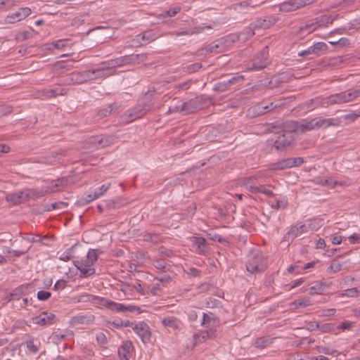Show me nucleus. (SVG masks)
<instances>
[{"instance_id":"obj_59","label":"nucleus","mask_w":360,"mask_h":360,"mask_svg":"<svg viewBox=\"0 0 360 360\" xmlns=\"http://www.w3.org/2000/svg\"><path fill=\"white\" fill-rule=\"evenodd\" d=\"M353 326V323L349 321L342 322L336 328L342 330H349Z\"/></svg>"},{"instance_id":"obj_52","label":"nucleus","mask_w":360,"mask_h":360,"mask_svg":"<svg viewBox=\"0 0 360 360\" xmlns=\"http://www.w3.org/2000/svg\"><path fill=\"white\" fill-rule=\"evenodd\" d=\"M32 31H24L18 33L16 37V39L20 41H23L32 38Z\"/></svg>"},{"instance_id":"obj_19","label":"nucleus","mask_w":360,"mask_h":360,"mask_svg":"<svg viewBox=\"0 0 360 360\" xmlns=\"http://www.w3.org/2000/svg\"><path fill=\"white\" fill-rule=\"evenodd\" d=\"M134 351V346L131 341H125L118 349V355L121 360H129Z\"/></svg>"},{"instance_id":"obj_17","label":"nucleus","mask_w":360,"mask_h":360,"mask_svg":"<svg viewBox=\"0 0 360 360\" xmlns=\"http://www.w3.org/2000/svg\"><path fill=\"white\" fill-rule=\"evenodd\" d=\"M33 323L41 326H46L53 324L56 321L55 314L49 312H42L40 315L32 319Z\"/></svg>"},{"instance_id":"obj_35","label":"nucleus","mask_w":360,"mask_h":360,"mask_svg":"<svg viewBox=\"0 0 360 360\" xmlns=\"http://www.w3.org/2000/svg\"><path fill=\"white\" fill-rule=\"evenodd\" d=\"M25 192L27 200L29 198L37 199L46 195V191L44 188L40 189H28L25 190Z\"/></svg>"},{"instance_id":"obj_13","label":"nucleus","mask_w":360,"mask_h":360,"mask_svg":"<svg viewBox=\"0 0 360 360\" xmlns=\"http://www.w3.org/2000/svg\"><path fill=\"white\" fill-rule=\"evenodd\" d=\"M277 21V18L274 16H266L264 18H257L253 21L248 30L251 31L250 35L255 34V30L256 29H267L274 25Z\"/></svg>"},{"instance_id":"obj_16","label":"nucleus","mask_w":360,"mask_h":360,"mask_svg":"<svg viewBox=\"0 0 360 360\" xmlns=\"http://www.w3.org/2000/svg\"><path fill=\"white\" fill-rule=\"evenodd\" d=\"M133 330L140 337L144 344L150 342L151 333L146 323L143 321L136 323L133 326Z\"/></svg>"},{"instance_id":"obj_9","label":"nucleus","mask_w":360,"mask_h":360,"mask_svg":"<svg viewBox=\"0 0 360 360\" xmlns=\"http://www.w3.org/2000/svg\"><path fill=\"white\" fill-rule=\"evenodd\" d=\"M86 71L89 73V80L108 77L115 72V70L111 68L108 61L102 63L99 67L95 69L87 70Z\"/></svg>"},{"instance_id":"obj_23","label":"nucleus","mask_w":360,"mask_h":360,"mask_svg":"<svg viewBox=\"0 0 360 360\" xmlns=\"http://www.w3.org/2000/svg\"><path fill=\"white\" fill-rule=\"evenodd\" d=\"M295 32L297 34H309L316 30L313 19H309L299 27H295Z\"/></svg>"},{"instance_id":"obj_54","label":"nucleus","mask_w":360,"mask_h":360,"mask_svg":"<svg viewBox=\"0 0 360 360\" xmlns=\"http://www.w3.org/2000/svg\"><path fill=\"white\" fill-rule=\"evenodd\" d=\"M202 68V64L200 63H193L186 67V72L188 73H193L197 72Z\"/></svg>"},{"instance_id":"obj_11","label":"nucleus","mask_w":360,"mask_h":360,"mask_svg":"<svg viewBox=\"0 0 360 360\" xmlns=\"http://www.w3.org/2000/svg\"><path fill=\"white\" fill-rule=\"evenodd\" d=\"M311 221H308L304 224L297 223L295 226H292L285 234L283 239L285 241H292L300 235L307 233L310 229H311Z\"/></svg>"},{"instance_id":"obj_46","label":"nucleus","mask_w":360,"mask_h":360,"mask_svg":"<svg viewBox=\"0 0 360 360\" xmlns=\"http://www.w3.org/2000/svg\"><path fill=\"white\" fill-rule=\"evenodd\" d=\"M143 240L145 241H149L153 243H158L160 241V236L158 233H146L143 236Z\"/></svg>"},{"instance_id":"obj_56","label":"nucleus","mask_w":360,"mask_h":360,"mask_svg":"<svg viewBox=\"0 0 360 360\" xmlns=\"http://www.w3.org/2000/svg\"><path fill=\"white\" fill-rule=\"evenodd\" d=\"M25 344L28 350H30L32 353H37L39 351V347L37 345L34 344L33 340H27Z\"/></svg>"},{"instance_id":"obj_12","label":"nucleus","mask_w":360,"mask_h":360,"mask_svg":"<svg viewBox=\"0 0 360 360\" xmlns=\"http://www.w3.org/2000/svg\"><path fill=\"white\" fill-rule=\"evenodd\" d=\"M316 0H288L279 5V11L292 12L314 3Z\"/></svg>"},{"instance_id":"obj_2","label":"nucleus","mask_w":360,"mask_h":360,"mask_svg":"<svg viewBox=\"0 0 360 360\" xmlns=\"http://www.w3.org/2000/svg\"><path fill=\"white\" fill-rule=\"evenodd\" d=\"M266 263V258L262 251L253 249L247 256L246 269L252 274H262L267 268Z\"/></svg>"},{"instance_id":"obj_43","label":"nucleus","mask_w":360,"mask_h":360,"mask_svg":"<svg viewBox=\"0 0 360 360\" xmlns=\"http://www.w3.org/2000/svg\"><path fill=\"white\" fill-rule=\"evenodd\" d=\"M68 206V202H56L47 205V207L45 209L46 211L50 212L54 210H63L66 208Z\"/></svg>"},{"instance_id":"obj_3","label":"nucleus","mask_w":360,"mask_h":360,"mask_svg":"<svg viewBox=\"0 0 360 360\" xmlns=\"http://www.w3.org/2000/svg\"><path fill=\"white\" fill-rule=\"evenodd\" d=\"M360 96V87L356 89H349L338 94H332L321 99V105L326 108L332 105H340L354 101Z\"/></svg>"},{"instance_id":"obj_22","label":"nucleus","mask_w":360,"mask_h":360,"mask_svg":"<svg viewBox=\"0 0 360 360\" xmlns=\"http://www.w3.org/2000/svg\"><path fill=\"white\" fill-rule=\"evenodd\" d=\"M158 38V35L157 33L154 32L153 30H148L136 35L133 39V41L136 44H141L142 41L151 42Z\"/></svg>"},{"instance_id":"obj_36","label":"nucleus","mask_w":360,"mask_h":360,"mask_svg":"<svg viewBox=\"0 0 360 360\" xmlns=\"http://www.w3.org/2000/svg\"><path fill=\"white\" fill-rule=\"evenodd\" d=\"M30 285H21L17 288L13 292L10 294L9 300H18L22 295L27 293Z\"/></svg>"},{"instance_id":"obj_51","label":"nucleus","mask_w":360,"mask_h":360,"mask_svg":"<svg viewBox=\"0 0 360 360\" xmlns=\"http://www.w3.org/2000/svg\"><path fill=\"white\" fill-rule=\"evenodd\" d=\"M319 352H322L327 355H334V356H338L342 354V352H339L335 349H330L328 347H319Z\"/></svg>"},{"instance_id":"obj_6","label":"nucleus","mask_w":360,"mask_h":360,"mask_svg":"<svg viewBox=\"0 0 360 360\" xmlns=\"http://www.w3.org/2000/svg\"><path fill=\"white\" fill-rule=\"evenodd\" d=\"M337 120L333 118H320L316 117L311 119L310 120H304L298 124L297 122H295L297 126V130H301L302 132H304L307 131H311L316 129L319 128H326L330 126L335 125Z\"/></svg>"},{"instance_id":"obj_25","label":"nucleus","mask_w":360,"mask_h":360,"mask_svg":"<svg viewBox=\"0 0 360 360\" xmlns=\"http://www.w3.org/2000/svg\"><path fill=\"white\" fill-rule=\"evenodd\" d=\"M315 27L317 29L327 26L328 24L333 23L335 18L331 15H323L314 18H312Z\"/></svg>"},{"instance_id":"obj_14","label":"nucleus","mask_w":360,"mask_h":360,"mask_svg":"<svg viewBox=\"0 0 360 360\" xmlns=\"http://www.w3.org/2000/svg\"><path fill=\"white\" fill-rule=\"evenodd\" d=\"M207 103L208 101L202 97H196L184 102L182 109L184 110V113L189 114L204 108Z\"/></svg>"},{"instance_id":"obj_10","label":"nucleus","mask_w":360,"mask_h":360,"mask_svg":"<svg viewBox=\"0 0 360 360\" xmlns=\"http://www.w3.org/2000/svg\"><path fill=\"white\" fill-rule=\"evenodd\" d=\"M304 162L302 158H288L269 165L270 170H283L292 167L300 166Z\"/></svg>"},{"instance_id":"obj_50","label":"nucleus","mask_w":360,"mask_h":360,"mask_svg":"<svg viewBox=\"0 0 360 360\" xmlns=\"http://www.w3.org/2000/svg\"><path fill=\"white\" fill-rule=\"evenodd\" d=\"M214 321L215 320L213 317L206 313H203L202 321L201 323L202 326L209 328L212 325V323H214Z\"/></svg>"},{"instance_id":"obj_62","label":"nucleus","mask_w":360,"mask_h":360,"mask_svg":"<svg viewBox=\"0 0 360 360\" xmlns=\"http://www.w3.org/2000/svg\"><path fill=\"white\" fill-rule=\"evenodd\" d=\"M159 252L162 256L171 257L173 255V252L170 249H167L163 246L159 248Z\"/></svg>"},{"instance_id":"obj_28","label":"nucleus","mask_w":360,"mask_h":360,"mask_svg":"<svg viewBox=\"0 0 360 360\" xmlns=\"http://www.w3.org/2000/svg\"><path fill=\"white\" fill-rule=\"evenodd\" d=\"M214 330H204L200 333H195L193 335V345L195 346L198 343L205 342L208 338H210L214 335Z\"/></svg>"},{"instance_id":"obj_8","label":"nucleus","mask_w":360,"mask_h":360,"mask_svg":"<svg viewBox=\"0 0 360 360\" xmlns=\"http://www.w3.org/2000/svg\"><path fill=\"white\" fill-rule=\"evenodd\" d=\"M269 50L268 47H264L246 65V68L249 70H259L266 67L268 65Z\"/></svg>"},{"instance_id":"obj_4","label":"nucleus","mask_w":360,"mask_h":360,"mask_svg":"<svg viewBox=\"0 0 360 360\" xmlns=\"http://www.w3.org/2000/svg\"><path fill=\"white\" fill-rule=\"evenodd\" d=\"M95 307H107L112 311L116 312H134L137 311L139 313L141 312V309L139 307L134 305H126L122 303L115 302L114 301L107 300L105 297H98L94 295V298L91 302Z\"/></svg>"},{"instance_id":"obj_57","label":"nucleus","mask_w":360,"mask_h":360,"mask_svg":"<svg viewBox=\"0 0 360 360\" xmlns=\"http://www.w3.org/2000/svg\"><path fill=\"white\" fill-rule=\"evenodd\" d=\"M107 326L109 328H122V320L120 319H115L112 321H108Z\"/></svg>"},{"instance_id":"obj_53","label":"nucleus","mask_w":360,"mask_h":360,"mask_svg":"<svg viewBox=\"0 0 360 360\" xmlns=\"http://www.w3.org/2000/svg\"><path fill=\"white\" fill-rule=\"evenodd\" d=\"M86 258H88L89 261H90L89 263L94 264L98 259V254L96 250H89L87 253Z\"/></svg>"},{"instance_id":"obj_61","label":"nucleus","mask_w":360,"mask_h":360,"mask_svg":"<svg viewBox=\"0 0 360 360\" xmlns=\"http://www.w3.org/2000/svg\"><path fill=\"white\" fill-rule=\"evenodd\" d=\"M357 294H358V290L356 288L347 289L342 293L343 295L347 296V297H356V296H357Z\"/></svg>"},{"instance_id":"obj_31","label":"nucleus","mask_w":360,"mask_h":360,"mask_svg":"<svg viewBox=\"0 0 360 360\" xmlns=\"http://www.w3.org/2000/svg\"><path fill=\"white\" fill-rule=\"evenodd\" d=\"M25 193V191L11 193L6 197V199L8 201H11L13 204H20L27 200Z\"/></svg>"},{"instance_id":"obj_41","label":"nucleus","mask_w":360,"mask_h":360,"mask_svg":"<svg viewBox=\"0 0 360 360\" xmlns=\"http://www.w3.org/2000/svg\"><path fill=\"white\" fill-rule=\"evenodd\" d=\"M181 8L180 6H176L160 13L158 15V17L161 18H165L167 17H173L175 16L177 13H179L181 11Z\"/></svg>"},{"instance_id":"obj_15","label":"nucleus","mask_w":360,"mask_h":360,"mask_svg":"<svg viewBox=\"0 0 360 360\" xmlns=\"http://www.w3.org/2000/svg\"><path fill=\"white\" fill-rule=\"evenodd\" d=\"M87 71L83 72H73L70 74L67 75L64 79L63 82L67 85H75L79 84H83L87 81H89V77H88Z\"/></svg>"},{"instance_id":"obj_24","label":"nucleus","mask_w":360,"mask_h":360,"mask_svg":"<svg viewBox=\"0 0 360 360\" xmlns=\"http://www.w3.org/2000/svg\"><path fill=\"white\" fill-rule=\"evenodd\" d=\"M243 80H244V76L236 75V76L232 77L231 78L229 79L226 81L219 82L217 84V87L218 89L221 90V91H225L231 85L235 84L238 82H241Z\"/></svg>"},{"instance_id":"obj_55","label":"nucleus","mask_w":360,"mask_h":360,"mask_svg":"<svg viewBox=\"0 0 360 360\" xmlns=\"http://www.w3.org/2000/svg\"><path fill=\"white\" fill-rule=\"evenodd\" d=\"M93 298H94L93 295L84 293V294H82L77 297V302H92Z\"/></svg>"},{"instance_id":"obj_48","label":"nucleus","mask_w":360,"mask_h":360,"mask_svg":"<svg viewBox=\"0 0 360 360\" xmlns=\"http://www.w3.org/2000/svg\"><path fill=\"white\" fill-rule=\"evenodd\" d=\"M311 304V300L309 297H305L302 300H295L292 302L291 305L294 306L295 308H297L298 307H305L309 306Z\"/></svg>"},{"instance_id":"obj_20","label":"nucleus","mask_w":360,"mask_h":360,"mask_svg":"<svg viewBox=\"0 0 360 360\" xmlns=\"http://www.w3.org/2000/svg\"><path fill=\"white\" fill-rule=\"evenodd\" d=\"M95 321V316L93 314L77 315L71 318L70 323L72 326L79 324H91Z\"/></svg>"},{"instance_id":"obj_42","label":"nucleus","mask_w":360,"mask_h":360,"mask_svg":"<svg viewBox=\"0 0 360 360\" xmlns=\"http://www.w3.org/2000/svg\"><path fill=\"white\" fill-rule=\"evenodd\" d=\"M173 101H176V103L173 104L169 106L167 113L170 114V113L176 112H184V110L182 109L183 108V103H181L180 101L177 98H174Z\"/></svg>"},{"instance_id":"obj_44","label":"nucleus","mask_w":360,"mask_h":360,"mask_svg":"<svg viewBox=\"0 0 360 360\" xmlns=\"http://www.w3.org/2000/svg\"><path fill=\"white\" fill-rule=\"evenodd\" d=\"M81 273V276L88 277L95 274V269L91 267L76 265Z\"/></svg>"},{"instance_id":"obj_33","label":"nucleus","mask_w":360,"mask_h":360,"mask_svg":"<svg viewBox=\"0 0 360 360\" xmlns=\"http://www.w3.org/2000/svg\"><path fill=\"white\" fill-rule=\"evenodd\" d=\"M68 41V39H58L51 43L45 44L44 47L46 50H53L54 49H63L67 46Z\"/></svg>"},{"instance_id":"obj_49","label":"nucleus","mask_w":360,"mask_h":360,"mask_svg":"<svg viewBox=\"0 0 360 360\" xmlns=\"http://www.w3.org/2000/svg\"><path fill=\"white\" fill-rule=\"evenodd\" d=\"M342 269L341 263L336 259H333L331 262L330 265L328 268V271L329 272H338L340 271Z\"/></svg>"},{"instance_id":"obj_47","label":"nucleus","mask_w":360,"mask_h":360,"mask_svg":"<svg viewBox=\"0 0 360 360\" xmlns=\"http://www.w3.org/2000/svg\"><path fill=\"white\" fill-rule=\"evenodd\" d=\"M96 197L94 196L93 192H90L88 194H84V195L77 201V204L79 205H84L87 203L91 202V201L96 200Z\"/></svg>"},{"instance_id":"obj_38","label":"nucleus","mask_w":360,"mask_h":360,"mask_svg":"<svg viewBox=\"0 0 360 360\" xmlns=\"http://www.w3.org/2000/svg\"><path fill=\"white\" fill-rule=\"evenodd\" d=\"M313 54H315L317 56H319L322 54V53H324L328 49V46L326 43L319 41L315 43L313 46Z\"/></svg>"},{"instance_id":"obj_40","label":"nucleus","mask_w":360,"mask_h":360,"mask_svg":"<svg viewBox=\"0 0 360 360\" xmlns=\"http://www.w3.org/2000/svg\"><path fill=\"white\" fill-rule=\"evenodd\" d=\"M316 323V328H319L323 333L333 332L335 330V326L332 323H326L319 325L318 323Z\"/></svg>"},{"instance_id":"obj_45","label":"nucleus","mask_w":360,"mask_h":360,"mask_svg":"<svg viewBox=\"0 0 360 360\" xmlns=\"http://www.w3.org/2000/svg\"><path fill=\"white\" fill-rule=\"evenodd\" d=\"M46 94L47 97H56L58 95H65L66 94V90L63 88L51 89L47 90Z\"/></svg>"},{"instance_id":"obj_18","label":"nucleus","mask_w":360,"mask_h":360,"mask_svg":"<svg viewBox=\"0 0 360 360\" xmlns=\"http://www.w3.org/2000/svg\"><path fill=\"white\" fill-rule=\"evenodd\" d=\"M31 13V9L28 7L20 8L15 13L9 15L6 18L8 23H14L27 18Z\"/></svg>"},{"instance_id":"obj_21","label":"nucleus","mask_w":360,"mask_h":360,"mask_svg":"<svg viewBox=\"0 0 360 360\" xmlns=\"http://www.w3.org/2000/svg\"><path fill=\"white\" fill-rule=\"evenodd\" d=\"M162 324L163 326L171 328L173 330H179L182 323L179 319L173 316H168L162 319Z\"/></svg>"},{"instance_id":"obj_30","label":"nucleus","mask_w":360,"mask_h":360,"mask_svg":"<svg viewBox=\"0 0 360 360\" xmlns=\"http://www.w3.org/2000/svg\"><path fill=\"white\" fill-rule=\"evenodd\" d=\"M118 108L115 103L109 105L108 107L101 109L95 116V120L98 121L104 117H108Z\"/></svg>"},{"instance_id":"obj_58","label":"nucleus","mask_w":360,"mask_h":360,"mask_svg":"<svg viewBox=\"0 0 360 360\" xmlns=\"http://www.w3.org/2000/svg\"><path fill=\"white\" fill-rule=\"evenodd\" d=\"M51 296V293L48 291L40 290L37 292V298L41 301L49 300Z\"/></svg>"},{"instance_id":"obj_34","label":"nucleus","mask_w":360,"mask_h":360,"mask_svg":"<svg viewBox=\"0 0 360 360\" xmlns=\"http://www.w3.org/2000/svg\"><path fill=\"white\" fill-rule=\"evenodd\" d=\"M273 343V338L269 337H260L255 340L254 345L259 349H264Z\"/></svg>"},{"instance_id":"obj_27","label":"nucleus","mask_w":360,"mask_h":360,"mask_svg":"<svg viewBox=\"0 0 360 360\" xmlns=\"http://www.w3.org/2000/svg\"><path fill=\"white\" fill-rule=\"evenodd\" d=\"M67 181L64 179H57L56 181H52L50 182L49 186L44 188L46 191V193H55L60 190V188L66 185Z\"/></svg>"},{"instance_id":"obj_60","label":"nucleus","mask_w":360,"mask_h":360,"mask_svg":"<svg viewBox=\"0 0 360 360\" xmlns=\"http://www.w3.org/2000/svg\"><path fill=\"white\" fill-rule=\"evenodd\" d=\"M245 187L248 189V191L252 193H259V187L255 186L252 183H244Z\"/></svg>"},{"instance_id":"obj_5","label":"nucleus","mask_w":360,"mask_h":360,"mask_svg":"<svg viewBox=\"0 0 360 360\" xmlns=\"http://www.w3.org/2000/svg\"><path fill=\"white\" fill-rule=\"evenodd\" d=\"M285 127L286 129L278 132V137L274 141V147L278 150H284L295 140V131L297 129L295 122L286 123Z\"/></svg>"},{"instance_id":"obj_63","label":"nucleus","mask_w":360,"mask_h":360,"mask_svg":"<svg viewBox=\"0 0 360 360\" xmlns=\"http://www.w3.org/2000/svg\"><path fill=\"white\" fill-rule=\"evenodd\" d=\"M166 262L164 259H156L153 262V266L158 269H164L166 267Z\"/></svg>"},{"instance_id":"obj_26","label":"nucleus","mask_w":360,"mask_h":360,"mask_svg":"<svg viewBox=\"0 0 360 360\" xmlns=\"http://www.w3.org/2000/svg\"><path fill=\"white\" fill-rule=\"evenodd\" d=\"M195 248V252L198 254L202 255L207 252V246L206 240L202 237H193L192 239Z\"/></svg>"},{"instance_id":"obj_7","label":"nucleus","mask_w":360,"mask_h":360,"mask_svg":"<svg viewBox=\"0 0 360 360\" xmlns=\"http://www.w3.org/2000/svg\"><path fill=\"white\" fill-rule=\"evenodd\" d=\"M146 53L131 54L122 56L114 60H109V65L113 69L115 67H121L129 64H139L147 60Z\"/></svg>"},{"instance_id":"obj_37","label":"nucleus","mask_w":360,"mask_h":360,"mask_svg":"<svg viewBox=\"0 0 360 360\" xmlns=\"http://www.w3.org/2000/svg\"><path fill=\"white\" fill-rule=\"evenodd\" d=\"M114 141V136L100 135V138L98 141L99 142L98 149L103 148L111 145Z\"/></svg>"},{"instance_id":"obj_32","label":"nucleus","mask_w":360,"mask_h":360,"mask_svg":"<svg viewBox=\"0 0 360 360\" xmlns=\"http://www.w3.org/2000/svg\"><path fill=\"white\" fill-rule=\"evenodd\" d=\"M329 285L328 283L325 282L317 281L315 283V285L311 286L309 290V293L311 295H321L323 294Z\"/></svg>"},{"instance_id":"obj_1","label":"nucleus","mask_w":360,"mask_h":360,"mask_svg":"<svg viewBox=\"0 0 360 360\" xmlns=\"http://www.w3.org/2000/svg\"><path fill=\"white\" fill-rule=\"evenodd\" d=\"M153 107V103L150 95H146L139 101L136 106L124 112L122 120L126 122H131L144 116Z\"/></svg>"},{"instance_id":"obj_29","label":"nucleus","mask_w":360,"mask_h":360,"mask_svg":"<svg viewBox=\"0 0 360 360\" xmlns=\"http://www.w3.org/2000/svg\"><path fill=\"white\" fill-rule=\"evenodd\" d=\"M205 28L211 29L212 27L211 26L199 25V26H196V27H194L191 29H188L183 32H173L172 34L175 35L176 37L183 36V35H193V34H196L202 32Z\"/></svg>"},{"instance_id":"obj_39","label":"nucleus","mask_w":360,"mask_h":360,"mask_svg":"<svg viewBox=\"0 0 360 360\" xmlns=\"http://www.w3.org/2000/svg\"><path fill=\"white\" fill-rule=\"evenodd\" d=\"M264 108L262 103H258L248 109V114L252 117L264 115Z\"/></svg>"},{"instance_id":"obj_64","label":"nucleus","mask_w":360,"mask_h":360,"mask_svg":"<svg viewBox=\"0 0 360 360\" xmlns=\"http://www.w3.org/2000/svg\"><path fill=\"white\" fill-rule=\"evenodd\" d=\"M187 274L191 277H198L200 276V271L195 268H189L186 271Z\"/></svg>"}]
</instances>
